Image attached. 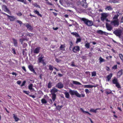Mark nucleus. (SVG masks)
<instances>
[{
    "label": "nucleus",
    "mask_w": 123,
    "mask_h": 123,
    "mask_svg": "<svg viewBox=\"0 0 123 123\" xmlns=\"http://www.w3.org/2000/svg\"><path fill=\"white\" fill-rule=\"evenodd\" d=\"M58 27H56L55 28V27H53V29L54 30H58Z\"/></svg>",
    "instance_id": "0e129e2a"
},
{
    "label": "nucleus",
    "mask_w": 123,
    "mask_h": 123,
    "mask_svg": "<svg viewBox=\"0 0 123 123\" xmlns=\"http://www.w3.org/2000/svg\"><path fill=\"white\" fill-rule=\"evenodd\" d=\"M23 46L24 47H25L27 46V44L26 43H24L23 44Z\"/></svg>",
    "instance_id": "13d9d810"
},
{
    "label": "nucleus",
    "mask_w": 123,
    "mask_h": 123,
    "mask_svg": "<svg viewBox=\"0 0 123 123\" xmlns=\"http://www.w3.org/2000/svg\"><path fill=\"white\" fill-rule=\"evenodd\" d=\"M71 66L72 67H75L76 66L74 64V62H73L71 64Z\"/></svg>",
    "instance_id": "69168bd1"
},
{
    "label": "nucleus",
    "mask_w": 123,
    "mask_h": 123,
    "mask_svg": "<svg viewBox=\"0 0 123 123\" xmlns=\"http://www.w3.org/2000/svg\"><path fill=\"white\" fill-rule=\"evenodd\" d=\"M112 76V73H111L109 74L107 77V79L106 80V81H109L111 79Z\"/></svg>",
    "instance_id": "f3484780"
},
{
    "label": "nucleus",
    "mask_w": 123,
    "mask_h": 123,
    "mask_svg": "<svg viewBox=\"0 0 123 123\" xmlns=\"http://www.w3.org/2000/svg\"><path fill=\"white\" fill-rule=\"evenodd\" d=\"M85 91L86 92V94H89L90 93V91L89 90L87 89H86L85 90Z\"/></svg>",
    "instance_id": "49530a36"
},
{
    "label": "nucleus",
    "mask_w": 123,
    "mask_h": 123,
    "mask_svg": "<svg viewBox=\"0 0 123 123\" xmlns=\"http://www.w3.org/2000/svg\"><path fill=\"white\" fill-rule=\"evenodd\" d=\"M69 92L72 95H75L76 96L78 97H80V95L79 93L76 91H74L70 90L69 91Z\"/></svg>",
    "instance_id": "20e7f679"
},
{
    "label": "nucleus",
    "mask_w": 123,
    "mask_h": 123,
    "mask_svg": "<svg viewBox=\"0 0 123 123\" xmlns=\"http://www.w3.org/2000/svg\"><path fill=\"white\" fill-rule=\"evenodd\" d=\"M73 83L75 85L80 84V82L75 81H73Z\"/></svg>",
    "instance_id": "37998d69"
},
{
    "label": "nucleus",
    "mask_w": 123,
    "mask_h": 123,
    "mask_svg": "<svg viewBox=\"0 0 123 123\" xmlns=\"http://www.w3.org/2000/svg\"><path fill=\"white\" fill-rule=\"evenodd\" d=\"M28 68L30 70L31 72H33L36 75H37V73L33 68V66L31 65H29L28 66Z\"/></svg>",
    "instance_id": "f8f14e48"
},
{
    "label": "nucleus",
    "mask_w": 123,
    "mask_h": 123,
    "mask_svg": "<svg viewBox=\"0 0 123 123\" xmlns=\"http://www.w3.org/2000/svg\"><path fill=\"white\" fill-rule=\"evenodd\" d=\"M122 33V31L120 29L116 30H115L113 32L114 34L120 38L121 37Z\"/></svg>",
    "instance_id": "f03ea898"
},
{
    "label": "nucleus",
    "mask_w": 123,
    "mask_h": 123,
    "mask_svg": "<svg viewBox=\"0 0 123 123\" xmlns=\"http://www.w3.org/2000/svg\"><path fill=\"white\" fill-rule=\"evenodd\" d=\"M80 50V47L79 46H74L72 49V50L74 53H76Z\"/></svg>",
    "instance_id": "9d476101"
},
{
    "label": "nucleus",
    "mask_w": 123,
    "mask_h": 123,
    "mask_svg": "<svg viewBox=\"0 0 123 123\" xmlns=\"http://www.w3.org/2000/svg\"><path fill=\"white\" fill-rule=\"evenodd\" d=\"M16 14L17 15L19 16H20L22 15V13L20 12H18L17 13H16Z\"/></svg>",
    "instance_id": "de8ad7c7"
},
{
    "label": "nucleus",
    "mask_w": 123,
    "mask_h": 123,
    "mask_svg": "<svg viewBox=\"0 0 123 123\" xmlns=\"http://www.w3.org/2000/svg\"><path fill=\"white\" fill-rule=\"evenodd\" d=\"M112 82L114 84L116 85V86L118 88H121V86L118 82V80L116 77H114L112 80Z\"/></svg>",
    "instance_id": "f257e3e1"
},
{
    "label": "nucleus",
    "mask_w": 123,
    "mask_h": 123,
    "mask_svg": "<svg viewBox=\"0 0 123 123\" xmlns=\"http://www.w3.org/2000/svg\"><path fill=\"white\" fill-rule=\"evenodd\" d=\"M106 27L107 30L109 31H111L113 29L111 25L107 23L106 24Z\"/></svg>",
    "instance_id": "1a4fd4ad"
},
{
    "label": "nucleus",
    "mask_w": 123,
    "mask_h": 123,
    "mask_svg": "<svg viewBox=\"0 0 123 123\" xmlns=\"http://www.w3.org/2000/svg\"><path fill=\"white\" fill-rule=\"evenodd\" d=\"M55 61L57 63H59L61 61V60H59V59L56 58L55 59Z\"/></svg>",
    "instance_id": "3c124183"
},
{
    "label": "nucleus",
    "mask_w": 123,
    "mask_h": 123,
    "mask_svg": "<svg viewBox=\"0 0 123 123\" xmlns=\"http://www.w3.org/2000/svg\"><path fill=\"white\" fill-rule=\"evenodd\" d=\"M105 9H107L108 10H112V8L111 6H107Z\"/></svg>",
    "instance_id": "c03bdc74"
},
{
    "label": "nucleus",
    "mask_w": 123,
    "mask_h": 123,
    "mask_svg": "<svg viewBox=\"0 0 123 123\" xmlns=\"http://www.w3.org/2000/svg\"><path fill=\"white\" fill-rule=\"evenodd\" d=\"M62 107L63 106L62 105L61 106H58L56 107V108L57 110L59 111H60L61 110Z\"/></svg>",
    "instance_id": "7c9ffc66"
},
{
    "label": "nucleus",
    "mask_w": 123,
    "mask_h": 123,
    "mask_svg": "<svg viewBox=\"0 0 123 123\" xmlns=\"http://www.w3.org/2000/svg\"><path fill=\"white\" fill-rule=\"evenodd\" d=\"M112 92L111 91H107L106 92V93L107 94H110Z\"/></svg>",
    "instance_id": "bf43d9fd"
},
{
    "label": "nucleus",
    "mask_w": 123,
    "mask_h": 123,
    "mask_svg": "<svg viewBox=\"0 0 123 123\" xmlns=\"http://www.w3.org/2000/svg\"><path fill=\"white\" fill-rule=\"evenodd\" d=\"M109 14L107 13H103L101 14V19L102 21L105 20L106 18L108 16Z\"/></svg>",
    "instance_id": "0eeeda50"
},
{
    "label": "nucleus",
    "mask_w": 123,
    "mask_h": 123,
    "mask_svg": "<svg viewBox=\"0 0 123 123\" xmlns=\"http://www.w3.org/2000/svg\"><path fill=\"white\" fill-rule=\"evenodd\" d=\"M117 65H115L112 67V68L114 69H116L117 68Z\"/></svg>",
    "instance_id": "e2e57ef3"
},
{
    "label": "nucleus",
    "mask_w": 123,
    "mask_h": 123,
    "mask_svg": "<svg viewBox=\"0 0 123 123\" xmlns=\"http://www.w3.org/2000/svg\"><path fill=\"white\" fill-rule=\"evenodd\" d=\"M83 2V1L82 2H81L80 3V5L83 6L84 5V3Z\"/></svg>",
    "instance_id": "6e6d98bb"
},
{
    "label": "nucleus",
    "mask_w": 123,
    "mask_h": 123,
    "mask_svg": "<svg viewBox=\"0 0 123 123\" xmlns=\"http://www.w3.org/2000/svg\"><path fill=\"white\" fill-rule=\"evenodd\" d=\"M22 68L23 70L25 71V72H26V70L25 68V67L24 66H23L22 67Z\"/></svg>",
    "instance_id": "4d7b16f0"
},
{
    "label": "nucleus",
    "mask_w": 123,
    "mask_h": 123,
    "mask_svg": "<svg viewBox=\"0 0 123 123\" xmlns=\"http://www.w3.org/2000/svg\"><path fill=\"white\" fill-rule=\"evenodd\" d=\"M40 49V47H37L34 50V53L35 54H37L39 52Z\"/></svg>",
    "instance_id": "dca6fc26"
},
{
    "label": "nucleus",
    "mask_w": 123,
    "mask_h": 123,
    "mask_svg": "<svg viewBox=\"0 0 123 123\" xmlns=\"http://www.w3.org/2000/svg\"><path fill=\"white\" fill-rule=\"evenodd\" d=\"M79 38H77L76 39V43H78L80 42L81 41V39L80 37H79Z\"/></svg>",
    "instance_id": "f704fd0d"
},
{
    "label": "nucleus",
    "mask_w": 123,
    "mask_h": 123,
    "mask_svg": "<svg viewBox=\"0 0 123 123\" xmlns=\"http://www.w3.org/2000/svg\"><path fill=\"white\" fill-rule=\"evenodd\" d=\"M104 32L100 30L97 31V33L100 34L101 35L104 34Z\"/></svg>",
    "instance_id": "bb28decb"
},
{
    "label": "nucleus",
    "mask_w": 123,
    "mask_h": 123,
    "mask_svg": "<svg viewBox=\"0 0 123 123\" xmlns=\"http://www.w3.org/2000/svg\"><path fill=\"white\" fill-rule=\"evenodd\" d=\"M29 95L30 97H31L33 98H35V96L34 95Z\"/></svg>",
    "instance_id": "680f3d73"
},
{
    "label": "nucleus",
    "mask_w": 123,
    "mask_h": 123,
    "mask_svg": "<svg viewBox=\"0 0 123 123\" xmlns=\"http://www.w3.org/2000/svg\"><path fill=\"white\" fill-rule=\"evenodd\" d=\"M12 39L14 46L15 47H17L18 46V43L17 40L14 38H13Z\"/></svg>",
    "instance_id": "412c9836"
},
{
    "label": "nucleus",
    "mask_w": 123,
    "mask_h": 123,
    "mask_svg": "<svg viewBox=\"0 0 123 123\" xmlns=\"http://www.w3.org/2000/svg\"><path fill=\"white\" fill-rule=\"evenodd\" d=\"M33 5L34 6L36 7H38L39 8H40V7L39 5H37L36 3H35L33 4Z\"/></svg>",
    "instance_id": "c756f323"
},
{
    "label": "nucleus",
    "mask_w": 123,
    "mask_h": 123,
    "mask_svg": "<svg viewBox=\"0 0 123 123\" xmlns=\"http://www.w3.org/2000/svg\"><path fill=\"white\" fill-rule=\"evenodd\" d=\"M19 41L21 43V44H22L23 43V39H22V38H21L19 39Z\"/></svg>",
    "instance_id": "052dcab7"
},
{
    "label": "nucleus",
    "mask_w": 123,
    "mask_h": 123,
    "mask_svg": "<svg viewBox=\"0 0 123 123\" xmlns=\"http://www.w3.org/2000/svg\"><path fill=\"white\" fill-rule=\"evenodd\" d=\"M17 1H18L23 2L25 4H27L26 0H17Z\"/></svg>",
    "instance_id": "2f4dec72"
},
{
    "label": "nucleus",
    "mask_w": 123,
    "mask_h": 123,
    "mask_svg": "<svg viewBox=\"0 0 123 123\" xmlns=\"http://www.w3.org/2000/svg\"><path fill=\"white\" fill-rule=\"evenodd\" d=\"M42 103L43 104H46L47 103V101L44 98L42 99L41 100Z\"/></svg>",
    "instance_id": "473e14b6"
},
{
    "label": "nucleus",
    "mask_w": 123,
    "mask_h": 123,
    "mask_svg": "<svg viewBox=\"0 0 123 123\" xmlns=\"http://www.w3.org/2000/svg\"><path fill=\"white\" fill-rule=\"evenodd\" d=\"M44 57L42 55L38 58L37 62L38 63H42L43 66L45 65L46 64V63L44 62L43 58Z\"/></svg>",
    "instance_id": "7ed1b4c3"
},
{
    "label": "nucleus",
    "mask_w": 123,
    "mask_h": 123,
    "mask_svg": "<svg viewBox=\"0 0 123 123\" xmlns=\"http://www.w3.org/2000/svg\"><path fill=\"white\" fill-rule=\"evenodd\" d=\"M71 34L73 36H74L76 37H80V36L79 34L77 33L74 32L71 33Z\"/></svg>",
    "instance_id": "4be33fe9"
},
{
    "label": "nucleus",
    "mask_w": 123,
    "mask_h": 123,
    "mask_svg": "<svg viewBox=\"0 0 123 123\" xmlns=\"http://www.w3.org/2000/svg\"><path fill=\"white\" fill-rule=\"evenodd\" d=\"M33 12L35 14H36L38 16L41 17H42V15L41 14L39 13V11L37 10H34Z\"/></svg>",
    "instance_id": "6ab92c4d"
},
{
    "label": "nucleus",
    "mask_w": 123,
    "mask_h": 123,
    "mask_svg": "<svg viewBox=\"0 0 123 123\" xmlns=\"http://www.w3.org/2000/svg\"><path fill=\"white\" fill-rule=\"evenodd\" d=\"M65 44L63 45L61 44L60 46L59 49H60L62 50L63 51H64L65 50Z\"/></svg>",
    "instance_id": "b1692460"
},
{
    "label": "nucleus",
    "mask_w": 123,
    "mask_h": 123,
    "mask_svg": "<svg viewBox=\"0 0 123 123\" xmlns=\"http://www.w3.org/2000/svg\"><path fill=\"white\" fill-rule=\"evenodd\" d=\"M26 82L25 81H24L22 82V84L21 85V86H24L26 83Z\"/></svg>",
    "instance_id": "603ef678"
},
{
    "label": "nucleus",
    "mask_w": 123,
    "mask_h": 123,
    "mask_svg": "<svg viewBox=\"0 0 123 123\" xmlns=\"http://www.w3.org/2000/svg\"><path fill=\"white\" fill-rule=\"evenodd\" d=\"M49 102L50 104H51L53 103L52 100L51 99H49Z\"/></svg>",
    "instance_id": "5fc2aeb1"
},
{
    "label": "nucleus",
    "mask_w": 123,
    "mask_h": 123,
    "mask_svg": "<svg viewBox=\"0 0 123 123\" xmlns=\"http://www.w3.org/2000/svg\"><path fill=\"white\" fill-rule=\"evenodd\" d=\"M33 86V85L32 84H30L28 86L29 89L30 90L32 89Z\"/></svg>",
    "instance_id": "4c0bfd02"
},
{
    "label": "nucleus",
    "mask_w": 123,
    "mask_h": 123,
    "mask_svg": "<svg viewBox=\"0 0 123 123\" xmlns=\"http://www.w3.org/2000/svg\"><path fill=\"white\" fill-rule=\"evenodd\" d=\"M3 9L6 12H8V13H11L10 10L7 8V6L5 5H4L3 6Z\"/></svg>",
    "instance_id": "4468645a"
},
{
    "label": "nucleus",
    "mask_w": 123,
    "mask_h": 123,
    "mask_svg": "<svg viewBox=\"0 0 123 123\" xmlns=\"http://www.w3.org/2000/svg\"><path fill=\"white\" fill-rule=\"evenodd\" d=\"M66 97L68 98H69L70 96L69 93L68 92H66L64 93Z\"/></svg>",
    "instance_id": "cd10ccee"
},
{
    "label": "nucleus",
    "mask_w": 123,
    "mask_h": 123,
    "mask_svg": "<svg viewBox=\"0 0 123 123\" xmlns=\"http://www.w3.org/2000/svg\"><path fill=\"white\" fill-rule=\"evenodd\" d=\"M88 10L89 11H90L89 12H86V13L90 16H92V14L91 12V9L90 8H89V9H88Z\"/></svg>",
    "instance_id": "c85d7f7f"
},
{
    "label": "nucleus",
    "mask_w": 123,
    "mask_h": 123,
    "mask_svg": "<svg viewBox=\"0 0 123 123\" xmlns=\"http://www.w3.org/2000/svg\"><path fill=\"white\" fill-rule=\"evenodd\" d=\"M23 92L24 93H25L27 95H29V92L28 91H23Z\"/></svg>",
    "instance_id": "8fccbe9b"
},
{
    "label": "nucleus",
    "mask_w": 123,
    "mask_h": 123,
    "mask_svg": "<svg viewBox=\"0 0 123 123\" xmlns=\"http://www.w3.org/2000/svg\"><path fill=\"white\" fill-rule=\"evenodd\" d=\"M58 91V89H56L55 87H53L50 92L51 94H55V93L57 92Z\"/></svg>",
    "instance_id": "2eb2a0df"
},
{
    "label": "nucleus",
    "mask_w": 123,
    "mask_h": 123,
    "mask_svg": "<svg viewBox=\"0 0 123 123\" xmlns=\"http://www.w3.org/2000/svg\"><path fill=\"white\" fill-rule=\"evenodd\" d=\"M52 95V100L53 101H55L56 98V95L55 94H51Z\"/></svg>",
    "instance_id": "5701e85b"
},
{
    "label": "nucleus",
    "mask_w": 123,
    "mask_h": 123,
    "mask_svg": "<svg viewBox=\"0 0 123 123\" xmlns=\"http://www.w3.org/2000/svg\"><path fill=\"white\" fill-rule=\"evenodd\" d=\"M92 86L91 85H85V87L88 88H92Z\"/></svg>",
    "instance_id": "79ce46f5"
},
{
    "label": "nucleus",
    "mask_w": 123,
    "mask_h": 123,
    "mask_svg": "<svg viewBox=\"0 0 123 123\" xmlns=\"http://www.w3.org/2000/svg\"><path fill=\"white\" fill-rule=\"evenodd\" d=\"M85 24L88 26H91L93 25V23L92 21L85 18Z\"/></svg>",
    "instance_id": "423d86ee"
},
{
    "label": "nucleus",
    "mask_w": 123,
    "mask_h": 123,
    "mask_svg": "<svg viewBox=\"0 0 123 123\" xmlns=\"http://www.w3.org/2000/svg\"><path fill=\"white\" fill-rule=\"evenodd\" d=\"M119 57L122 60H123V55L122 54H120L119 55Z\"/></svg>",
    "instance_id": "a18cd8bd"
},
{
    "label": "nucleus",
    "mask_w": 123,
    "mask_h": 123,
    "mask_svg": "<svg viewBox=\"0 0 123 123\" xmlns=\"http://www.w3.org/2000/svg\"><path fill=\"white\" fill-rule=\"evenodd\" d=\"M3 14L7 16L8 18L9 19L10 21H13L16 19V18L14 16H10L5 13H4Z\"/></svg>",
    "instance_id": "9b49d317"
},
{
    "label": "nucleus",
    "mask_w": 123,
    "mask_h": 123,
    "mask_svg": "<svg viewBox=\"0 0 123 123\" xmlns=\"http://www.w3.org/2000/svg\"><path fill=\"white\" fill-rule=\"evenodd\" d=\"M69 43L70 45L69 48V49L71 51L72 50L71 49L72 48V46H73V44L72 41H70L69 42Z\"/></svg>",
    "instance_id": "393cba45"
},
{
    "label": "nucleus",
    "mask_w": 123,
    "mask_h": 123,
    "mask_svg": "<svg viewBox=\"0 0 123 123\" xmlns=\"http://www.w3.org/2000/svg\"><path fill=\"white\" fill-rule=\"evenodd\" d=\"M17 83L18 84L20 85L21 83V81H17Z\"/></svg>",
    "instance_id": "338daca9"
},
{
    "label": "nucleus",
    "mask_w": 123,
    "mask_h": 123,
    "mask_svg": "<svg viewBox=\"0 0 123 123\" xmlns=\"http://www.w3.org/2000/svg\"><path fill=\"white\" fill-rule=\"evenodd\" d=\"M85 46L87 49H88L89 48L90 46V44L89 43H86L85 44Z\"/></svg>",
    "instance_id": "58836bf2"
},
{
    "label": "nucleus",
    "mask_w": 123,
    "mask_h": 123,
    "mask_svg": "<svg viewBox=\"0 0 123 123\" xmlns=\"http://www.w3.org/2000/svg\"><path fill=\"white\" fill-rule=\"evenodd\" d=\"M52 83L50 82H49L48 84V88H50L52 86Z\"/></svg>",
    "instance_id": "c9c22d12"
},
{
    "label": "nucleus",
    "mask_w": 123,
    "mask_h": 123,
    "mask_svg": "<svg viewBox=\"0 0 123 123\" xmlns=\"http://www.w3.org/2000/svg\"><path fill=\"white\" fill-rule=\"evenodd\" d=\"M110 24L112 25H113L115 27H117L119 25L118 19L114 20L111 22Z\"/></svg>",
    "instance_id": "39448f33"
},
{
    "label": "nucleus",
    "mask_w": 123,
    "mask_h": 123,
    "mask_svg": "<svg viewBox=\"0 0 123 123\" xmlns=\"http://www.w3.org/2000/svg\"><path fill=\"white\" fill-rule=\"evenodd\" d=\"M90 111L94 113H96L97 111L96 109H91L90 110Z\"/></svg>",
    "instance_id": "a19ab883"
},
{
    "label": "nucleus",
    "mask_w": 123,
    "mask_h": 123,
    "mask_svg": "<svg viewBox=\"0 0 123 123\" xmlns=\"http://www.w3.org/2000/svg\"><path fill=\"white\" fill-rule=\"evenodd\" d=\"M96 72L94 71L92 73V76H96Z\"/></svg>",
    "instance_id": "ea45409f"
},
{
    "label": "nucleus",
    "mask_w": 123,
    "mask_h": 123,
    "mask_svg": "<svg viewBox=\"0 0 123 123\" xmlns=\"http://www.w3.org/2000/svg\"><path fill=\"white\" fill-rule=\"evenodd\" d=\"M99 60L100 63H101L102 62H103L105 61V60L102 58L101 57H100L99 58Z\"/></svg>",
    "instance_id": "e433bc0d"
},
{
    "label": "nucleus",
    "mask_w": 123,
    "mask_h": 123,
    "mask_svg": "<svg viewBox=\"0 0 123 123\" xmlns=\"http://www.w3.org/2000/svg\"><path fill=\"white\" fill-rule=\"evenodd\" d=\"M119 16V15L118 14L117 15H115L114 17L113 18V19H117L118 17Z\"/></svg>",
    "instance_id": "09e8293b"
},
{
    "label": "nucleus",
    "mask_w": 123,
    "mask_h": 123,
    "mask_svg": "<svg viewBox=\"0 0 123 123\" xmlns=\"http://www.w3.org/2000/svg\"><path fill=\"white\" fill-rule=\"evenodd\" d=\"M13 75H15V77H16V76L17 75V74L16 73L13 72L11 73Z\"/></svg>",
    "instance_id": "774afa93"
},
{
    "label": "nucleus",
    "mask_w": 123,
    "mask_h": 123,
    "mask_svg": "<svg viewBox=\"0 0 123 123\" xmlns=\"http://www.w3.org/2000/svg\"><path fill=\"white\" fill-rule=\"evenodd\" d=\"M23 24L25 26L28 30L30 31H32L33 30V29L32 27L29 23H25L24 24Z\"/></svg>",
    "instance_id": "6e6552de"
},
{
    "label": "nucleus",
    "mask_w": 123,
    "mask_h": 123,
    "mask_svg": "<svg viewBox=\"0 0 123 123\" xmlns=\"http://www.w3.org/2000/svg\"><path fill=\"white\" fill-rule=\"evenodd\" d=\"M16 22L19 23V24L20 25H21L22 23V22L21 21L18 20H17L16 21Z\"/></svg>",
    "instance_id": "864d4df0"
},
{
    "label": "nucleus",
    "mask_w": 123,
    "mask_h": 123,
    "mask_svg": "<svg viewBox=\"0 0 123 123\" xmlns=\"http://www.w3.org/2000/svg\"><path fill=\"white\" fill-rule=\"evenodd\" d=\"M63 84L61 82L58 83L55 86L56 87H57L59 89H61L63 87Z\"/></svg>",
    "instance_id": "ddd939ff"
},
{
    "label": "nucleus",
    "mask_w": 123,
    "mask_h": 123,
    "mask_svg": "<svg viewBox=\"0 0 123 123\" xmlns=\"http://www.w3.org/2000/svg\"><path fill=\"white\" fill-rule=\"evenodd\" d=\"M54 67L53 66L51 65H49V69L50 71H53Z\"/></svg>",
    "instance_id": "a878e982"
},
{
    "label": "nucleus",
    "mask_w": 123,
    "mask_h": 123,
    "mask_svg": "<svg viewBox=\"0 0 123 123\" xmlns=\"http://www.w3.org/2000/svg\"><path fill=\"white\" fill-rule=\"evenodd\" d=\"M118 1L116 0H110L109 2L110 3H116L118 2Z\"/></svg>",
    "instance_id": "72a5a7b5"
},
{
    "label": "nucleus",
    "mask_w": 123,
    "mask_h": 123,
    "mask_svg": "<svg viewBox=\"0 0 123 123\" xmlns=\"http://www.w3.org/2000/svg\"><path fill=\"white\" fill-rule=\"evenodd\" d=\"M123 74V70L121 69L117 73V77H120Z\"/></svg>",
    "instance_id": "a211bd4d"
},
{
    "label": "nucleus",
    "mask_w": 123,
    "mask_h": 123,
    "mask_svg": "<svg viewBox=\"0 0 123 123\" xmlns=\"http://www.w3.org/2000/svg\"><path fill=\"white\" fill-rule=\"evenodd\" d=\"M12 115L13 116V118L16 122H17L19 120V119L17 117V116H16L15 114H13Z\"/></svg>",
    "instance_id": "aec40b11"
}]
</instances>
